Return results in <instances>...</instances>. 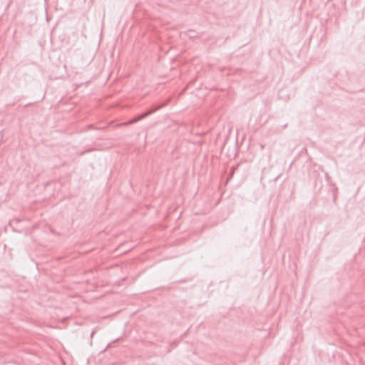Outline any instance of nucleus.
Segmentation results:
<instances>
[{"instance_id":"f257e3e1","label":"nucleus","mask_w":365,"mask_h":365,"mask_svg":"<svg viewBox=\"0 0 365 365\" xmlns=\"http://www.w3.org/2000/svg\"><path fill=\"white\" fill-rule=\"evenodd\" d=\"M163 106H153L152 108H150L148 110H146V111L135 116L132 119H130L128 122V124H133V123H135L144 119L145 118L148 117V115H150L153 114V113H155V111H157L158 109H160Z\"/></svg>"},{"instance_id":"f03ea898","label":"nucleus","mask_w":365,"mask_h":365,"mask_svg":"<svg viewBox=\"0 0 365 365\" xmlns=\"http://www.w3.org/2000/svg\"><path fill=\"white\" fill-rule=\"evenodd\" d=\"M20 222V220H19V219H14V220H11V221L9 222V225H10L11 227H13L14 230H15V228L14 227V224H15L16 222Z\"/></svg>"},{"instance_id":"7ed1b4c3","label":"nucleus","mask_w":365,"mask_h":365,"mask_svg":"<svg viewBox=\"0 0 365 365\" xmlns=\"http://www.w3.org/2000/svg\"><path fill=\"white\" fill-rule=\"evenodd\" d=\"M233 173H234V168L232 169V172L230 173V177H232L233 175Z\"/></svg>"},{"instance_id":"20e7f679","label":"nucleus","mask_w":365,"mask_h":365,"mask_svg":"<svg viewBox=\"0 0 365 365\" xmlns=\"http://www.w3.org/2000/svg\"><path fill=\"white\" fill-rule=\"evenodd\" d=\"M94 334H95V331H92V333H91V338L93 336Z\"/></svg>"},{"instance_id":"39448f33","label":"nucleus","mask_w":365,"mask_h":365,"mask_svg":"<svg viewBox=\"0 0 365 365\" xmlns=\"http://www.w3.org/2000/svg\"><path fill=\"white\" fill-rule=\"evenodd\" d=\"M287 127V124L283 125V128H286Z\"/></svg>"}]
</instances>
